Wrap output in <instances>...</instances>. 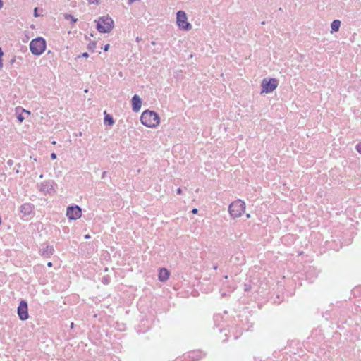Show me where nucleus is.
<instances>
[{
    "label": "nucleus",
    "mask_w": 361,
    "mask_h": 361,
    "mask_svg": "<svg viewBox=\"0 0 361 361\" xmlns=\"http://www.w3.org/2000/svg\"><path fill=\"white\" fill-rule=\"evenodd\" d=\"M89 1L90 4H99V0H87Z\"/></svg>",
    "instance_id": "obj_20"
},
{
    "label": "nucleus",
    "mask_w": 361,
    "mask_h": 361,
    "mask_svg": "<svg viewBox=\"0 0 361 361\" xmlns=\"http://www.w3.org/2000/svg\"><path fill=\"white\" fill-rule=\"evenodd\" d=\"M197 212H198L197 209H193L192 210V214H197Z\"/></svg>",
    "instance_id": "obj_27"
},
{
    "label": "nucleus",
    "mask_w": 361,
    "mask_h": 361,
    "mask_svg": "<svg viewBox=\"0 0 361 361\" xmlns=\"http://www.w3.org/2000/svg\"><path fill=\"white\" fill-rule=\"evenodd\" d=\"M47 266H48L49 267H52V263H51V262H48V263H47Z\"/></svg>",
    "instance_id": "obj_32"
},
{
    "label": "nucleus",
    "mask_w": 361,
    "mask_h": 361,
    "mask_svg": "<svg viewBox=\"0 0 361 361\" xmlns=\"http://www.w3.org/2000/svg\"><path fill=\"white\" fill-rule=\"evenodd\" d=\"M54 252V248L52 246H46V247L44 249H43V250L42 251V255L45 256V257H49L50 255H51Z\"/></svg>",
    "instance_id": "obj_13"
},
{
    "label": "nucleus",
    "mask_w": 361,
    "mask_h": 361,
    "mask_svg": "<svg viewBox=\"0 0 361 361\" xmlns=\"http://www.w3.org/2000/svg\"><path fill=\"white\" fill-rule=\"evenodd\" d=\"M18 120L21 123L24 121L25 118L22 116V114H19L17 116Z\"/></svg>",
    "instance_id": "obj_18"
},
{
    "label": "nucleus",
    "mask_w": 361,
    "mask_h": 361,
    "mask_svg": "<svg viewBox=\"0 0 361 361\" xmlns=\"http://www.w3.org/2000/svg\"><path fill=\"white\" fill-rule=\"evenodd\" d=\"M82 211L78 206L68 207L66 210V216L71 220H76L81 217Z\"/></svg>",
    "instance_id": "obj_7"
},
{
    "label": "nucleus",
    "mask_w": 361,
    "mask_h": 361,
    "mask_svg": "<svg viewBox=\"0 0 361 361\" xmlns=\"http://www.w3.org/2000/svg\"><path fill=\"white\" fill-rule=\"evenodd\" d=\"M22 111H23V112H24V113L27 114V115H30V112L29 111H27V110L23 109Z\"/></svg>",
    "instance_id": "obj_26"
},
{
    "label": "nucleus",
    "mask_w": 361,
    "mask_h": 361,
    "mask_svg": "<svg viewBox=\"0 0 361 361\" xmlns=\"http://www.w3.org/2000/svg\"><path fill=\"white\" fill-rule=\"evenodd\" d=\"M34 15H35V16H36V17H37V16H38V14H37V8H35L34 9Z\"/></svg>",
    "instance_id": "obj_24"
},
{
    "label": "nucleus",
    "mask_w": 361,
    "mask_h": 361,
    "mask_svg": "<svg viewBox=\"0 0 361 361\" xmlns=\"http://www.w3.org/2000/svg\"><path fill=\"white\" fill-rule=\"evenodd\" d=\"M85 239H89V238H90V235H89V234L85 235Z\"/></svg>",
    "instance_id": "obj_30"
},
{
    "label": "nucleus",
    "mask_w": 361,
    "mask_h": 361,
    "mask_svg": "<svg viewBox=\"0 0 361 361\" xmlns=\"http://www.w3.org/2000/svg\"><path fill=\"white\" fill-rule=\"evenodd\" d=\"M245 209V203L241 200H238L232 202L228 207L231 216L233 218L240 217L244 212Z\"/></svg>",
    "instance_id": "obj_4"
},
{
    "label": "nucleus",
    "mask_w": 361,
    "mask_h": 361,
    "mask_svg": "<svg viewBox=\"0 0 361 361\" xmlns=\"http://www.w3.org/2000/svg\"><path fill=\"white\" fill-rule=\"evenodd\" d=\"M261 24H262V25H264V24H265V22H264V21H262V22L261 23Z\"/></svg>",
    "instance_id": "obj_38"
},
{
    "label": "nucleus",
    "mask_w": 361,
    "mask_h": 361,
    "mask_svg": "<svg viewBox=\"0 0 361 361\" xmlns=\"http://www.w3.org/2000/svg\"><path fill=\"white\" fill-rule=\"evenodd\" d=\"M83 57L87 58L89 56V54L87 52H85L82 55Z\"/></svg>",
    "instance_id": "obj_25"
},
{
    "label": "nucleus",
    "mask_w": 361,
    "mask_h": 361,
    "mask_svg": "<svg viewBox=\"0 0 361 361\" xmlns=\"http://www.w3.org/2000/svg\"><path fill=\"white\" fill-rule=\"evenodd\" d=\"M177 193H178V194H179V195H180V194L182 193V190H181V188H178V189L177 190Z\"/></svg>",
    "instance_id": "obj_28"
},
{
    "label": "nucleus",
    "mask_w": 361,
    "mask_h": 361,
    "mask_svg": "<svg viewBox=\"0 0 361 361\" xmlns=\"http://www.w3.org/2000/svg\"><path fill=\"white\" fill-rule=\"evenodd\" d=\"M169 271L166 269L161 268L159 271V280L162 282L166 281L169 279Z\"/></svg>",
    "instance_id": "obj_11"
},
{
    "label": "nucleus",
    "mask_w": 361,
    "mask_h": 361,
    "mask_svg": "<svg viewBox=\"0 0 361 361\" xmlns=\"http://www.w3.org/2000/svg\"><path fill=\"white\" fill-rule=\"evenodd\" d=\"M140 39L139 38V37H137L136 38V41H137V42H140Z\"/></svg>",
    "instance_id": "obj_36"
},
{
    "label": "nucleus",
    "mask_w": 361,
    "mask_h": 361,
    "mask_svg": "<svg viewBox=\"0 0 361 361\" xmlns=\"http://www.w3.org/2000/svg\"><path fill=\"white\" fill-rule=\"evenodd\" d=\"M18 314L20 319L23 321L28 319L27 304L25 301H20L18 307Z\"/></svg>",
    "instance_id": "obj_9"
},
{
    "label": "nucleus",
    "mask_w": 361,
    "mask_h": 361,
    "mask_svg": "<svg viewBox=\"0 0 361 361\" xmlns=\"http://www.w3.org/2000/svg\"><path fill=\"white\" fill-rule=\"evenodd\" d=\"M20 213L24 216L30 215L32 211V207L30 204L26 203L20 207Z\"/></svg>",
    "instance_id": "obj_12"
},
{
    "label": "nucleus",
    "mask_w": 361,
    "mask_h": 361,
    "mask_svg": "<svg viewBox=\"0 0 361 361\" xmlns=\"http://www.w3.org/2000/svg\"><path fill=\"white\" fill-rule=\"evenodd\" d=\"M176 23L178 27L184 31L192 29V25L188 22V17L185 11H179L176 13Z\"/></svg>",
    "instance_id": "obj_5"
},
{
    "label": "nucleus",
    "mask_w": 361,
    "mask_h": 361,
    "mask_svg": "<svg viewBox=\"0 0 361 361\" xmlns=\"http://www.w3.org/2000/svg\"><path fill=\"white\" fill-rule=\"evenodd\" d=\"M142 106V100L140 97L135 94L132 98V109L134 111L137 112L140 110Z\"/></svg>",
    "instance_id": "obj_10"
},
{
    "label": "nucleus",
    "mask_w": 361,
    "mask_h": 361,
    "mask_svg": "<svg viewBox=\"0 0 361 361\" xmlns=\"http://www.w3.org/2000/svg\"><path fill=\"white\" fill-rule=\"evenodd\" d=\"M73 326H74V323H73V322H72V323L71 324V329H73Z\"/></svg>",
    "instance_id": "obj_34"
},
{
    "label": "nucleus",
    "mask_w": 361,
    "mask_h": 361,
    "mask_svg": "<svg viewBox=\"0 0 361 361\" xmlns=\"http://www.w3.org/2000/svg\"><path fill=\"white\" fill-rule=\"evenodd\" d=\"M356 149L357 150L358 152L361 154V143H358L356 145Z\"/></svg>",
    "instance_id": "obj_19"
},
{
    "label": "nucleus",
    "mask_w": 361,
    "mask_h": 361,
    "mask_svg": "<svg viewBox=\"0 0 361 361\" xmlns=\"http://www.w3.org/2000/svg\"><path fill=\"white\" fill-rule=\"evenodd\" d=\"M278 85V80L275 78H270L269 80L264 79L262 83V93H269L273 92Z\"/></svg>",
    "instance_id": "obj_6"
},
{
    "label": "nucleus",
    "mask_w": 361,
    "mask_h": 361,
    "mask_svg": "<svg viewBox=\"0 0 361 361\" xmlns=\"http://www.w3.org/2000/svg\"><path fill=\"white\" fill-rule=\"evenodd\" d=\"M8 166H12L13 164V161L12 159H9L7 161Z\"/></svg>",
    "instance_id": "obj_21"
},
{
    "label": "nucleus",
    "mask_w": 361,
    "mask_h": 361,
    "mask_svg": "<svg viewBox=\"0 0 361 361\" xmlns=\"http://www.w3.org/2000/svg\"><path fill=\"white\" fill-rule=\"evenodd\" d=\"M46 49V42L42 37L32 39L30 43V49L34 55H41Z\"/></svg>",
    "instance_id": "obj_3"
},
{
    "label": "nucleus",
    "mask_w": 361,
    "mask_h": 361,
    "mask_svg": "<svg viewBox=\"0 0 361 361\" xmlns=\"http://www.w3.org/2000/svg\"><path fill=\"white\" fill-rule=\"evenodd\" d=\"M340 26H341V21L339 20H334L331 24V30L334 32L338 31Z\"/></svg>",
    "instance_id": "obj_14"
},
{
    "label": "nucleus",
    "mask_w": 361,
    "mask_h": 361,
    "mask_svg": "<svg viewBox=\"0 0 361 361\" xmlns=\"http://www.w3.org/2000/svg\"><path fill=\"white\" fill-rule=\"evenodd\" d=\"M103 282H104V283H108V280H107V279H106V278H104V279H103Z\"/></svg>",
    "instance_id": "obj_29"
},
{
    "label": "nucleus",
    "mask_w": 361,
    "mask_h": 361,
    "mask_svg": "<svg viewBox=\"0 0 361 361\" xmlns=\"http://www.w3.org/2000/svg\"><path fill=\"white\" fill-rule=\"evenodd\" d=\"M141 122L143 125L149 128L157 127L159 122L160 118L158 114L153 111H145L140 118Z\"/></svg>",
    "instance_id": "obj_1"
},
{
    "label": "nucleus",
    "mask_w": 361,
    "mask_h": 361,
    "mask_svg": "<svg viewBox=\"0 0 361 361\" xmlns=\"http://www.w3.org/2000/svg\"><path fill=\"white\" fill-rule=\"evenodd\" d=\"M3 6V1L0 0V8H1Z\"/></svg>",
    "instance_id": "obj_33"
},
{
    "label": "nucleus",
    "mask_w": 361,
    "mask_h": 361,
    "mask_svg": "<svg viewBox=\"0 0 361 361\" xmlns=\"http://www.w3.org/2000/svg\"><path fill=\"white\" fill-rule=\"evenodd\" d=\"M51 158L52 159H56V154L55 153H51Z\"/></svg>",
    "instance_id": "obj_22"
},
{
    "label": "nucleus",
    "mask_w": 361,
    "mask_h": 361,
    "mask_svg": "<svg viewBox=\"0 0 361 361\" xmlns=\"http://www.w3.org/2000/svg\"><path fill=\"white\" fill-rule=\"evenodd\" d=\"M54 185V182L53 180L45 181L41 183L39 190L45 194L53 195L55 193Z\"/></svg>",
    "instance_id": "obj_8"
},
{
    "label": "nucleus",
    "mask_w": 361,
    "mask_h": 361,
    "mask_svg": "<svg viewBox=\"0 0 361 361\" xmlns=\"http://www.w3.org/2000/svg\"><path fill=\"white\" fill-rule=\"evenodd\" d=\"M216 269H217V265H214V267H213V269H214V270H216Z\"/></svg>",
    "instance_id": "obj_35"
},
{
    "label": "nucleus",
    "mask_w": 361,
    "mask_h": 361,
    "mask_svg": "<svg viewBox=\"0 0 361 361\" xmlns=\"http://www.w3.org/2000/svg\"><path fill=\"white\" fill-rule=\"evenodd\" d=\"M109 44H106V45H105V46H104V50L105 51H107L109 50Z\"/></svg>",
    "instance_id": "obj_23"
},
{
    "label": "nucleus",
    "mask_w": 361,
    "mask_h": 361,
    "mask_svg": "<svg viewBox=\"0 0 361 361\" xmlns=\"http://www.w3.org/2000/svg\"><path fill=\"white\" fill-rule=\"evenodd\" d=\"M104 123L109 126H112L114 123L113 117L109 114H106L104 117Z\"/></svg>",
    "instance_id": "obj_15"
},
{
    "label": "nucleus",
    "mask_w": 361,
    "mask_h": 361,
    "mask_svg": "<svg viewBox=\"0 0 361 361\" xmlns=\"http://www.w3.org/2000/svg\"><path fill=\"white\" fill-rule=\"evenodd\" d=\"M64 18L66 20H70L73 23H75L77 21V18H75L74 16H71V14H65Z\"/></svg>",
    "instance_id": "obj_16"
},
{
    "label": "nucleus",
    "mask_w": 361,
    "mask_h": 361,
    "mask_svg": "<svg viewBox=\"0 0 361 361\" xmlns=\"http://www.w3.org/2000/svg\"><path fill=\"white\" fill-rule=\"evenodd\" d=\"M106 171H104L102 173V178H104L106 176Z\"/></svg>",
    "instance_id": "obj_31"
},
{
    "label": "nucleus",
    "mask_w": 361,
    "mask_h": 361,
    "mask_svg": "<svg viewBox=\"0 0 361 361\" xmlns=\"http://www.w3.org/2000/svg\"><path fill=\"white\" fill-rule=\"evenodd\" d=\"M94 21L97 23V29L99 32L108 33L114 28V20L109 16L99 17Z\"/></svg>",
    "instance_id": "obj_2"
},
{
    "label": "nucleus",
    "mask_w": 361,
    "mask_h": 361,
    "mask_svg": "<svg viewBox=\"0 0 361 361\" xmlns=\"http://www.w3.org/2000/svg\"><path fill=\"white\" fill-rule=\"evenodd\" d=\"M42 177H43V176H42V175H40V176H39V178H42Z\"/></svg>",
    "instance_id": "obj_39"
},
{
    "label": "nucleus",
    "mask_w": 361,
    "mask_h": 361,
    "mask_svg": "<svg viewBox=\"0 0 361 361\" xmlns=\"http://www.w3.org/2000/svg\"><path fill=\"white\" fill-rule=\"evenodd\" d=\"M97 44L95 42H91L88 45V49L93 51L96 48Z\"/></svg>",
    "instance_id": "obj_17"
},
{
    "label": "nucleus",
    "mask_w": 361,
    "mask_h": 361,
    "mask_svg": "<svg viewBox=\"0 0 361 361\" xmlns=\"http://www.w3.org/2000/svg\"><path fill=\"white\" fill-rule=\"evenodd\" d=\"M246 216H247V218H250V214H247L246 215Z\"/></svg>",
    "instance_id": "obj_37"
}]
</instances>
